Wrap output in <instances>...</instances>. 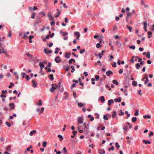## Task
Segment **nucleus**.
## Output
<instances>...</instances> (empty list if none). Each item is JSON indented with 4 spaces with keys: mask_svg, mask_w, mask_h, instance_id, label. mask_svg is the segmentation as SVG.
<instances>
[{
    "mask_svg": "<svg viewBox=\"0 0 154 154\" xmlns=\"http://www.w3.org/2000/svg\"><path fill=\"white\" fill-rule=\"evenodd\" d=\"M60 14V12H58L57 13V14L55 15V17H58L59 16V15Z\"/></svg>",
    "mask_w": 154,
    "mask_h": 154,
    "instance_id": "51",
    "label": "nucleus"
},
{
    "mask_svg": "<svg viewBox=\"0 0 154 154\" xmlns=\"http://www.w3.org/2000/svg\"><path fill=\"white\" fill-rule=\"evenodd\" d=\"M54 60L57 63H59L61 61V60L60 59V57L58 56L56 57Z\"/></svg>",
    "mask_w": 154,
    "mask_h": 154,
    "instance_id": "4",
    "label": "nucleus"
},
{
    "mask_svg": "<svg viewBox=\"0 0 154 154\" xmlns=\"http://www.w3.org/2000/svg\"><path fill=\"white\" fill-rule=\"evenodd\" d=\"M36 132V131L35 130H33L32 131H31L29 133V135L32 136L34 134H35Z\"/></svg>",
    "mask_w": 154,
    "mask_h": 154,
    "instance_id": "13",
    "label": "nucleus"
},
{
    "mask_svg": "<svg viewBox=\"0 0 154 154\" xmlns=\"http://www.w3.org/2000/svg\"><path fill=\"white\" fill-rule=\"evenodd\" d=\"M115 146L117 148L119 149L120 147V146L119 145V143L117 142H116L115 143Z\"/></svg>",
    "mask_w": 154,
    "mask_h": 154,
    "instance_id": "45",
    "label": "nucleus"
},
{
    "mask_svg": "<svg viewBox=\"0 0 154 154\" xmlns=\"http://www.w3.org/2000/svg\"><path fill=\"white\" fill-rule=\"evenodd\" d=\"M78 105L79 107H81L83 106V104L81 103H78Z\"/></svg>",
    "mask_w": 154,
    "mask_h": 154,
    "instance_id": "35",
    "label": "nucleus"
},
{
    "mask_svg": "<svg viewBox=\"0 0 154 154\" xmlns=\"http://www.w3.org/2000/svg\"><path fill=\"white\" fill-rule=\"evenodd\" d=\"M51 86L52 88L50 89V91L51 92H53L54 91V90L57 89H59L60 86L54 84L51 85Z\"/></svg>",
    "mask_w": 154,
    "mask_h": 154,
    "instance_id": "1",
    "label": "nucleus"
},
{
    "mask_svg": "<svg viewBox=\"0 0 154 154\" xmlns=\"http://www.w3.org/2000/svg\"><path fill=\"white\" fill-rule=\"evenodd\" d=\"M129 48L131 49H132L133 50H134L135 48V47L134 45H131L129 46Z\"/></svg>",
    "mask_w": 154,
    "mask_h": 154,
    "instance_id": "46",
    "label": "nucleus"
},
{
    "mask_svg": "<svg viewBox=\"0 0 154 154\" xmlns=\"http://www.w3.org/2000/svg\"><path fill=\"white\" fill-rule=\"evenodd\" d=\"M32 86L34 88H36L37 86V82L35 79L32 80Z\"/></svg>",
    "mask_w": 154,
    "mask_h": 154,
    "instance_id": "2",
    "label": "nucleus"
},
{
    "mask_svg": "<svg viewBox=\"0 0 154 154\" xmlns=\"http://www.w3.org/2000/svg\"><path fill=\"white\" fill-rule=\"evenodd\" d=\"M135 58H137V59H138V62H141V60H142V59L141 58H139L137 56H136V57H135Z\"/></svg>",
    "mask_w": 154,
    "mask_h": 154,
    "instance_id": "32",
    "label": "nucleus"
},
{
    "mask_svg": "<svg viewBox=\"0 0 154 154\" xmlns=\"http://www.w3.org/2000/svg\"><path fill=\"white\" fill-rule=\"evenodd\" d=\"M147 63L148 64H150L152 62L150 60H148L147 61Z\"/></svg>",
    "mask_w": 154,
    "mask_h": 154,
    "instance_id": "63",
    "label": "nucleus"
},
{
    "mask_svg": "<svg viewBox=\"0 0 154 154\" xmlns=\"http://www.w3.org/2000/svg\"><path fill=\"white\" fill-rule=\"evenodd\" d=\"M35 13H33V14H32V16H31V18L32 19H34L35 18Z\"/></svg>",
    "mask_w": 154,
    "mask_h": 154,
    "instance_id": "53",
    "label": "nucleus"
},
{
    "mask_svg": "<svg viewBox=\"0 0 154 154\" xmlns=\"http://www.w3.org/2000/svg\"><path fill=\"white\" fill-rule=\"evenodd\" d=\"M0 140L1 142H3L5 140V138L3 137H1L0 138Z\"/></svg>",
    "mask_w": 154,
    "mask_h": 154,
    "instance_id": "64",
    "label": "nucleus"
},
{
    "mask_svg": "<svg viewBox=\"0 0 154 154\" xmlns=\"http://www.w3.org/2000/svg\"><path fill=\"white\" fill-rule=\"evenodd\" d=\"M6 124L7 125L8 127H10L11 126V124L9 123L8 122H6Z\"/></svg>",
    "mask_w": 154,
    "mask_h": 154,
    "instance_id": "50",
    "label": "nucleus"
},
{
    "mask_svg": "<svg viewBox=\"0 0 154 154\" xmlns=\"http://www.w3.org/2000/svg\"><path fill=\"white\" fill-rule=\"evenodd\" d=\"M132 13L130 12H128L127 14V16L128 17H131L132 16Z\"/></svg>",
    "mask_w": 154,
    "mask_h": 154,
    "instance_id": "27",
    "label": "nucleus"
},
{
    "mask_svg": "<svg viewBox=\"0 0 154 154\" xmlns=\"http://www.w3.org/2000/svg\"><path fill=\"white\" fill-rule=\"evenodd\" d=\"M123 69H120L119 71V74H121L123 73Z\"/></svg>",
    "mask_w": 154,
    "mask_h": 154,
    "instance_id": "52",
    "label": "nucleus"
},
{
    "mask_svg": "<svg viewBox=\"0 0 154 154\" xmlns=\"http://www.w3.org/2000/svg\"><path fill=\"white\" fill-rule=\"evenodd\" d=\"M51 63H48L47 65L48 67H51Z\"/></svg>",
    "mask_w": 154,
    "mask_h": 154,
    "instance_id": "62",
    "label": "nucleus"
},
{
    "mask_svg": "<svg viewBox=\"0 0 154 154\" xmlns=\"http://www.w3.org/2000/svg\"><path fill=\"white\" fill-rule=\"evenodd\" d=\"M51 81H53L54 80L53 75V74H51L48 75Z\"/></svg>",
    "mask_w": 154,
    "mask_h": 154,
    "instance_id": "16",
    "label": "nucleus"
},
{
    "mask_svg": "<svg viewBox=\"0 0 154 154\" xmlns=\"http://www.w3.org/2000/svg\"><path fill=\"white\" fill-rule=\"evenodd\" d=\"M42 104V100H40L39 101V103L36 104L38 106H41Z\"/></svg>",
    "mask_w": 154,
    "mask_h": 154,
    "instance_id": "30",
    "label": "nucleus"
},
{
    "mask_svg": "<svg viewBox=\"0 0 154 154\" xmlns=\"http://www.w3.org/2000/svg\"><path fill=\"white\" fill-rule=\"evenodd\" d=\"M48 16L50 20H54V18L51 16V14L50 13H49L48 14Z\"/></svg>",
    "mask_w": 154,
    "mask_h": 154,
    "instance_id": "17",
    "label": "nucleus"
},
{
    "mask_svg": "<svg viewBox=\"0 0 154 154\" xmlns=\"http://www.w3.org/2000/svg\"><path fill=\"white\" fill-rule=\"evenodd\" d=\"M0 97H2V98H5L6 97V96L5 95H4L3 94H2L1 96H0Z\"/></svg>",
    "mask_w": 154,
    "mask_h": 154,
    "instance_id": "59",
    "label": "nucleus"
},
{
    "mask_svg": "<svg viewBox=\"0 0 154 154\" xmlns=\"http://www.w3.org/2000/svg\"><path fill=\"white\" fill-rule=\"evenodd\" d=\"M11 146L10 145H9L6 148V149L7 150L10 151L11 150Z\"/></svg>",
    "mask_w": 154,
    "mask_h": 154,
    "instance_id": "22",
    "label": "nucleus"
},
{
    "mask_svg": "<svg viewBox=\"0 0 154 154\" xmlns=\"http://www.w3.org/2000/svg\"><path fill=\"white\" fill-rule=\"evenodd\" d=\"M140 67V65L139 63H137L136 64V67L137 69H139Z\"/></svg>",
    "mask_w": 154,
    "mask_h": 154,
    "instance_id": "29",
    "label": "nucleus"
},
{
    "mask_svg": "<svg viewBox=\"0 0 154 154\" xmlns=\"http://www.w3.org/2000/svg\"><path fill=\"white\" fill-rule=\"evenodd\" d=\"M147 75H146V74L145 75V76L144 77H143L142 79H141V81H143V80L145 79H146V77H147Z\"/></svg>",
    "mask_w": 154,
    "mask_h": 154,
    "instance_id": "54",
    "label": "nucleus"
},
{
    "mask_svg": "<svg viewBox=\"0 0 154 154\" xmlns=\"http://www.w3.org/2000/svg\"><path fill=\"white\" fill-rule=\"evenodd\" d=\"M108 105L109 106H110L111 105L112 103H114V101L113 100H109L108 101Z\"/></svg>",
    "mask_w": 154,
    "mask_h": 154,
    "instance_id": "15",
    "label": "nucleus"
},
{
    "mask_svg": "<svg viewBox=\"0 0 154 154\" xmlns=\"http://www.w3.org/2000/svg\"><path fill=\"white\" fill-rule=\"evenodd\" d=\"M105 50H103L102 51L101 53H100L98 54V56H99V58L100 59H101V58H102V56H101L103 55V53L105 51Z\"/></svg>",
    "mask_w": 154,
    "mask_h": 154,
    "instance_id": "7",
    "label": "nucleus"
},
{
    "mask_svg": "<svg viewBox=\"0 0 154 154\" xmlns=\"http://www.w3.org/2000/svg\"><path fill=\"white\" fill-rule=\"evenodd\" d=\"M83 118L82 117H79L78 119V124L82 123Z\"/></svg>",
    "mask_w": 154,
    "mask_h": 154,
    "instance_id": "3",
    "label": "nucleus"
},
{
    "mask_svg": "<svg viewBox=\"0 0 154 154\" xmlns=\"http://www.w3.org/2000/svg\"><path fill=\"white\" fill-rule=\"evenodd\" d=\"M120 113L119 114V116H123V115H124V112H122V110H120Z\"/></svg>",
    "mask_w": 154,
    "mask_h": 154,
    "instance_id": "31",
    "label": "nucleus"
},
{
    "mask_svg": "<svg viewBox=\"0 0 154 154\" xmlns=\"http://www.w3.org/2000/svg\"><path fill=\"white\" fill-rule=\"evenodd\" d=\"M138 114H139V111H138V110H137L136 111V112L134 114V115L135 116H137L138 115Z\"/></svg>",
    "mask_w": 154,
    "mask_h": 154,
    "instance_id": "40",
    "label": "nucleus"
},
{
    "mask_svg": "<svg viewBox=\"0 0 154 154\" xmlns=\"http://www.w3.org/2000/svg\"><path fill=\"white\" fill-rule=\"evenodd\" d=\"M114 149V147L113 146H112L111 147V148H108V150L109 151H110L111 150H113Z\"/></svg>",
    "mask_w": 154,
    "mask_h": 154,
    "instance_id": "49",
    "label": "nucleus"
},
{
    "mask_svg": "<svg viewBox=\"0 0 154 154\" xmlns=\"http://www.w3.org/2000/svg\"><path fill=\"white\" fill-rule=\"evenodd\" d=\"M153 132L151 131L150 133V134L149 135V137H150L151 136H153Z\"/></svg>",
    "mask_w": 154,
    "mask_h": 154,
    "instance_id": "58",
    "label": "nucleus"
},
{
    "mask_svg": "<svg viewBox=\"0 0 154 154\" xmlns=\"http://www.w3.org/2000/svg\"><path fill=\"white\" fill-rule=\"evenodd\" d=\"M72 62H73L74 63H75V61L74 59L71 58L70 60H69V64H71L72 63Z\"/></svg>",
    "mask_w": 154,
    "mask_h": 154,
    "instance_id": "18",
    "label": "nucleus"
},
{
    "mask_svg": "<svg viewBox=\"0 0 154 154\" xmlns=\"http://www.w3.org/2000/svg\"><path fill=\"white\" fill-rule=\"evenodd\" d=\"M85 51V50L84 49H83L82 50H81L80 51V53L81 54H82Z\"/></svg>",
    "mask_w": 154,
    "mask_h": 154,
    "instance_id": "44",
    "label": "nucleus"
},
{
    "mask_svg": "<svg viewBox=\"0 0 154 154\" xmlns=\"http://www.w3.org/2000/svg\"><path fill=\"white\" fill-rule=\"evenodd\" d=\"M2 50L3 51H0V54H1V53H6V51H5V49H4L3 48V47H2Z\"/></svg>",
    "mask_w": 154,
    "mask_h": 154,
    "instance_id": "37",
    "label": "nucleus"
},
{
    "mask_svg": "<svg viewBox=\"0 0 154 154\" xmlns=\"http://www.w3.org/2000/svg\"><path fill=\"white\" fill-rule=\"evenodd\" d=\"M34 38V36L32 35L29 36V40H31L32 38Z\"/></svg>",
    "mask_w": 154,
    "mask_h": 154,
    "instance_id": "56",
    "label": "nucleus"
},
{
    "mask_svg": "<svg viewBox=\"0 0 154 154\" xmlns=\"http://www.w3.org/2000/svg\"><path fill=\"white\" fill-rule=\"evenodd\" d=\"M146 57L148 58V59H150V52H148L147 54L146 55Z\"/></svg>",
    "mask_w": 154,
    "mask_h": 154,
    "instance_id": "33",
    "label": "nucleus"
},
{
    "mask_svg": "<svg viewBox=\"0 0 154 154\" xmlns=\"http://www.w3.org/2000/svg\"><path fill=\"white\" fill-rule=\"evenodd\" d=\"M143 142L144 143H145L146 144H150L151 143V142L150 141L148 140L147 141L145 140H143Z\"/></svg>",
    "mask_w": 154,
    "mask_h": 154,
    "instance_id": "11",
    "label": "nucleus"
},
{
    "mask_svg": "<svg viewBox=\"0 0 154 154\" xmlns=\"http://www.w3.org/2000/svg\"><path fill=\"white\" fill-rule=\"evenodd\" d=\"M132 85L134 86H137V82L134 81L132 82Z\"/></svg>",
    "mask_w": 154,
    "mask_h": 154,
    "instance_id": "23",
    "label": "nucleus"
},
{
    "mask_svg": "<svg viewBox=\"0 0 154 154\" xmlns=\"http://www.w3.org/2000/svg\"><path fill=\"white\" fill-rule=\"evenodd\" d=\"M114 100V101L116 102H120L121 101V97H119L117 99H115Z\"/></svg>",
    "mask_w": 154,
    "mask_h": 154,
    "instance_id": "8",
    "label": "nucleus"
},
{
    "mask_svg": "<svg viewBox=\"0 0 154 154\" xmlns=\"http://www.w3.org/2000/svg\"><path fill=\"white\" fill-rule=\"evenodd\" d=\"M149 81V80L148 79V77H146V80L144 82V84L146 85L147 82H148Z\"/></svg>",
    "mask_w": 154,
    "mask_h": 154,
    "instance_id": "34",
    "label": "nucleus"
},
{
    "mask_svg": "<svg viewBox=\"0 0 154 154\" xmlns=\"http://www.w3.org/2000/svg\"><path fill=\"white\" fill-rule=\"evenodd\" d=\"M65 70L66 71H68L69 69V66H66L65 67Z\"/></svg>",
    "mask_w": 154,
    "mask_h": 154,
    "instance_id": "41",
    "label": "nucleus"
},
{
    "mask_svg": "<svg viewBox=\"0 0 154 154\" xmlns=\"http://www.w3.org/2000/svg\"><path fill=\"white\" fill-rule=\"evenodd\" d=\"M83 126L82 128H81L80 127H78V129H79L81 128H82V129H85L86 128V125L85 123H84L83 124Z\"/></svg>",
    "mask_w": 154,
    "mask_h": 154,
    "instance_id": "19",
    "label": "nucleus"
},
{
    "mask_svg": "<svg viewBox=\"0 0 154 154\" xmlns=\"http://www.w3.org/2000/svg\"><path fill=\"white\" fill-rule=\"evenodd\" d=\"M26 55H27L28 57H30L31 58H32V55L31 54H29L28 53H27L26 54Z\"/></svg>",
    "mask_w": 154,
    "mask_h": 154,
    "instance_id": "38",
    "label": "nucleus"
},
{
    "mask_svg": "<svg viewBox=\"0 0 154 154\" xmlns=\"http://www.w3.org/2000/svg\"><path fill=\"white\" fill-rule=\"evenodd\" d=\"M152 34V32L151 31H149L147 32V34L149 35L148 36V38H150L151 37V36H150Z\"/></svg>",
    "mask_w": 154,
    "mask_h": 154,
    "instance_id": "26",
    "label": "nucleus"
},
{
    "mask_svg": "<svg viewBox=\"0 0 154 154\" xmlns=\"http://www.w3.org/2000/svg\"><path fill=\"white\" fill-rule=\"evenodd\" d=\"M47 145V142L46 141H44L42 144L43 146L45 147Z\"/></svg>",
    "mask_w": 154,
    "mask_h": 154,
    "instance_id": "42",
    "label": "nucleus"
},
{
    "mask_svg": "<svg viewBox=\"0 0 154 154\" xmlns=\"http://www.w3.org/2000/svg\"><path fill=\"white\" fill-rule=\"evenodd\" d=\"M136 120H137V118L136 117H133L132 118V121L133 122H135L136 121Z\"/></svg>",
    "mask_w": 154,
    "mask_h": 154,
    "instance_id": "36",
    "label": "nucleus"
},
{
    "mask_svg": "<svg viewBox=\"0 0 154 154\" xmlns=\"http://www.w3.org/2000/svg\"><path fill=\"white\" fill-rule=\"evenodd\" d=\"M71 68L72 69V70H73L71 71V72H73L75 70V69H74V67L73 66H71Z\"/></svg>",
    "mask_w": 154,
    "mask_h": 154,
    "instance_id": "39",
    "label": "nucleus"
},
{
    "mask_svg": "<svg viewBox=\"0 0 154 154\" xmlns=\"http://www.w3.org/2000/svg\"><path fill=\"white\" fill-rule=\"evenodd\" d=\"M14 103H11L9 104V106L11 107V110H13L14 109Z\"/></svg>",
    "mask_w": 154,
    "mask_h": 154,
    "instance_id": "5",
    "label": "nucleus"
},
{
    "mask_svg": "<svg viewBox=\"0 0 154 154\" xmlns=\"http://www.w3.org/2000/svg\"><path fill=\"white\" fill-rule=\"evenodd\" d=\"M100 100L102 103H103L105 101V99L103 96H101L100 97Z\"/></svg>",
    "mask_w": 154,
    "mask_h": 154,
    "instance_id": "20",
    "label": "nucleus"
},
{
    "mask_svg": "<svg viewBox=\"0 0 154 154\" xmlns=\"http://www.w3.org/2000/svg\"><path fill=\"white\" fill-rule=\"evenodd\" d=\"M63 35V36H65L68 34V33L67 32H63L62 33Z\"/></svg>",
    "mask_w": 154,
    "mask_h": 154,
    "instance_id": "48",
    "label": "nucleus"
},
{
    "mask_svg": "<svg viewBox=\"0 0 154 154\" xmlns=\"http://www.w3.org/2000/svg\"><path fill=\"white\" fill-rule=\"evenodd\" d=\"M57 137L60 139V141H61L63 139V138L62 136L60 135H58L57 136Z\"/></svg>",
    "mask_w": 154,
    "mask_h": 154,
    "instance_id": "24",
    "label": "nucleus"
},
{
    "mask_svg": "<svg viewBox=\"0 0 154 154\" xmlns=\"http://www.w3.org/2000/svg\"><path fill=\"white\" fill-rule=\"evenodd\" d=\"M70 55H71L70 53L66 52L65 54V56L67 58H70Z\"/></svg>",
    "mask_w": 154,
    "mask_h": 154,
    "instance_id": "10",
    "label": "nucleus"
},
{
    "mask_svg": "<svg viewBox=\"0 0 154 154\" xmlns=\"http://www.w3.org/2000/svg\"><path fill=\"white\" fill-rule=\"evenodd\" d=\"M135 57L134 56L132 57L131 60H130V62H132V63H134V58Z\"/></svg>",
    "mask_w": 154,
    "mask_h": 154,
    "instance_id": "55",
    "label": "nucleus"
},
{
    "mask_svg": "<svg viewBox=\"0 0 154 154\" xmlns=\"http://www.w3.org/2000/svg\"><path fill=\"white\" fill-rule=\"evenodd\" d=\"M74 34L76 37H79L80 36V34L78 32H74Z\"/></svg>",
    "mask_w": 154,
    "mask_h": 154,
    "instance_id": "12",
    "label": "nucleus"
},
{
    "mask_svg": "<svg viewBox=\"0 0 154 154\" xmlns=\"http://www.w3.org/2000/svg\"><path fill=\"white\" fill-rule=\"evenodd\" d=\"M143 118L144 119H146V118H148L149 119H150L151 118V116H150L148 115H146L144 116L143 117Z\"/></svg>",
    "mask_w": 154,
    "mask_h": 154,
    "instance_id": "21",
    "label": "nucleus"
},
{
    "mask_svg": "<svg viewBox=\"0 0 154 154\" xmlns=\"http://www.w3.org/2000/svg\"><path fill=\"white\" fill-rule=\"evenodd\" d=\"M63 150L64 151V152H67V150L66 149V148L65 147H64L63 148Z\"/></svg>",
    "mask_w": 154,
    "mask_h": 154,
    "instance_id": "60",
    "label": "nucleus"
},
{
    "mask_svg": "<svg viewBox=\"0 0 154 154\" xmlns=\"http://www.w3.org/2000/svg\"><path fill=\"white\" fill-rule=\"evenodd\" d=\"M95 78L96 81H98L99 79V75H96L95 76Z\"/></svg>",
    "mask_w": 154,
    "mask_h": 154,
    "instance_id": "47",
    "label": "nucleus"
},
{
    "mask_svg": "<svg viewBox=\"0 0 154 154\" xmlns=\"http://www.w3.org/2000/svg\"><path fill=\"white\" fill-rule=\"evenodd\" d=\"M117 115L116 112V111H114L113 112L112 115V118H115Z\"/></svg>",
    "mask_w": 154,
    "mask_h": 154,
    "instance_id": "14",
    "label": "nucleus"
},
{
    "mask_svg": "<svg viewBox=\"0 0 154 154\" xmlns=\"http://www.w3.org/2000/svg\"><path fill=\"white\" fill-rule=\"evenodd\" d=\"M14 85V84L12 82L10 83V85L8 86V88H11L12 86H13Z\"/></svg>",
    "mask_w": 154,
    "mask_h": 154,
    "instance_id": "43",
    "label": "nucleus"
},
{
    "mask_svg": "<svg viewBox=\"0 0 154 154\" xmlns=\"http://www.w3.org/2000/svg\"><path fill=\"white\" fill-rule=\"evenodd\" d=\"M112 82L114 84H116V85H118L119 83L117 82L116 80H114L112 81Z\"/></svg>",
    "mask_w": 154,
    "mask_h": 154,
    "instance_id": "25",
    "label": "nucleus"
},
{
    "mask_svg": "<svg viewBox=\"0 0 154 154\" xmlns=\"http://www.w3.org/2000/svg\"><path fill=\"white\" fill-rule=\"evenodd\" d=\"M39 65L40 66V69H42L44 67L45 65L42 62H40L39 63Z\"/></svg>",
    "mask_w": 154,
    "mask_h": 154,
    "instance_id": "9",
    "label": "nucleus"
},
{
    "mask_svg": "<svg viewBox=\"0 0 154 154\" xmlns=\"http://www.w3.org/2000/svg\"><path fill=\"white\" fill-rule=\"evenodd\" d=\"M100 46V44L99 43H98L96 44V47L97 48H99Z\"/></svg>",
    "mask_w": 154,
    "mask_h": 154,
    "instance_id": "61",
    "label": "nucleus"
},
{
    "mask_svg": "<svg viewBox=\"0 0 154 154\" xmlns=\"http://www.w3.org/2000/svg\"><path fill=\"white\" fill-rule=\"evenodd\" d=\"M103 119H104V120H108V118L106 116H103Z\"/></svg>",
    "mask_w": 154,
    "mask_h": 154,
    "instance_id": "57",
    "label": "nucleus"
},
{
    "mask_svg": "<svg viewBox=\"0 0 154 154\" xmlns=\"http://www.w3.org/2000/svg\"><path fill=\"white\" fill-rule=\"evenodd\" d=\"M113 72L110 70H109L106 72V75L107 76H109L110 75H113Z\"/></svg>",
    "mask_w": 154,
    "mask_h": 154,
    "instance_id": "6",
    "label": "nucleus"
},
{
    "mask_svg": "<svg viewBox=\"0 0 154 154\" xmlns=\"http://www.w3.org/2000/svg\"><path fill=\"white\" fill-rule=\"evenodd\" d=\"M126 27L128 29L130 32H131L132 28L131 27L128 26V25H127Z\"/></svg>",
    "mask_w": 154,
    "mask_h": 154,
    "instance_id": "28",
    "label": "nucleus"
}]
</instances>
